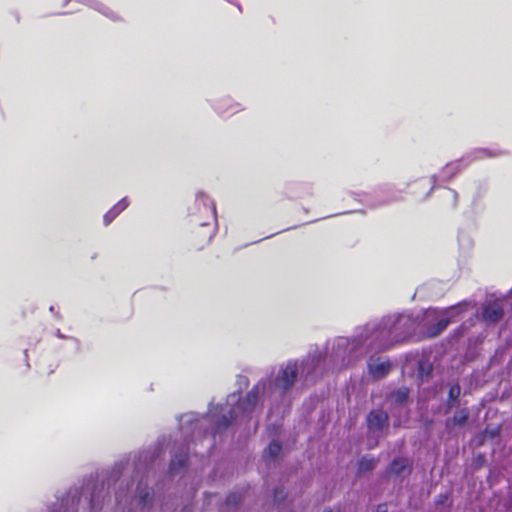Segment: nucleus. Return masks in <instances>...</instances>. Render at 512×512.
I'll return each mask as SVG.
<instances>
[{
	"mask_svg": "<svg viewBox=\"0 0 512 512\" xmlns=\"http://www.w3.org/2000/svg\"><path fill=\"white\" fill-rule=\"evenodd\" d=\"M461 388L459 384L451 385L448 392V398L450 402H455L459 398Z\"/></svg>",
	"mask_w": 512,
	"mask_h": 512,
	"instance_id": "15",
	"label": "nucleus"
},
{
	"mask_svg": "<svg viewBox=\"0 0 512 512\" xmlns=\"http://www.w3.org/2000/svg\"><path fill=\"white\" fill-rule=\"evenodd\" d=\"M205 209L209 211V221L200 223L192 232V242L197 249H201L210 243L216 231V207L214 203L211 202L209 206H205Z\"/></svg>",
	"mask_w": 512,
	"mask_h": 512,
	"instance_id": "2",
	"label": "nucleus"
},
{
	"mask_svg": "<svg viewBox=\"0 0 512 512\" xmlns=\"http://www.w3.org/2000/svg\"><path fill=\"white\" fill-rule=\"evenodd\" d=\"M391 369V363L389 361H383L379 363H374L370 361L368 363V370L370 375L375 379H380L385 377Z\"/></svg>",
	"mask_w": 512,
	"mask_h": 512,
	"instance_id": "6",
	"label": "nucleus"
},
{
	"mask_svg": "<svg viewBox=\"0 0 512 512\" xmlns=\"http://www.w3.org/2000/svg\"><path fill=\"white\" fill-rule=\"evenodd\" d=\"M407 465V459L396 458L390 463L388 470L391 474L399 475L406 469Z\"/></svg>",
	"mask_w": 512,
	"mask_h": 512,
	"instance_id": "10",
	"label": "nucleus"
},
{
	"mask_svg": "<svg viewBox=\"0 0 512 512\" xmlns=\"http://www.w3.org/2000/svg\"><path fill=\"white\" fill-rule=\"evenodd\" d=\"M447 500V496L444 494H441L438 496L437 503L443 504Z\"/></svg>",
	"mask_w": 512,
	"mask_h": 512,
	"instance_id": "24",
	"label": "nucleus"
},
{
	"mask_svg": "<svg viewBox=\"0 0 512 512\" xmlns=\"http://www.w3.org/2000/svg\"><path fill=\"white\" fill-rule=\"evenodd\" d=\"M188 451L181 450L179 453H176L174 457L171 459L169 470L172 474L178 473L180 470H182L188 462Z\"/></svg>",
	"mask_w": 512,
	"mask_h": 512,
	"instance_id": "7",
	"label": "nucleus"
},
{
	"mask_svg": "<svg viewBox=\"0 0 512 512\" xmlns=\"http://www.w3.org/2000/svg\"><path fill=\"white\" fill-rule=\"evenodd\" d=\"M400 324H401V320H398V321L394 324L393 329H396L398 326H400Z\"/></svg>",
	"mask_w": 512,
	"mask_h": 512,
	"instance_id": "26",
	"label": "nucleus"
},
{
	"mask_svg": "<svg viewBox=\"0 0 512 512\" xmlns=\"http://www.w3.org/2000/svg\"><path fill=\"white\" fill-rule=\"evenodd\" d=\"M298 374V367L296 363H288L283 368L277 378V385L283 390L290 389L296 381Z\"/></svg>",
	"mask_w": 512,
	"mask_h": 512,
	"instance_id": "3",
	"label": "nucleus"
},
{
	"mask_svg": "<svg viewBox=\"0 0 512 512\" xmlns=\"http://www.w3.org/2000/svg\"><path fill=\"white\" fill-rule=\"evenodd\" d=\"M387 511H388L387 504L381 503L376 506V509L374 512H387Z\"/></svg>",
	"mask_w": 512,
	"mask_h": 512,
	"instance_id": "23",
	"label": "nucleus"
},
{
	"mask_svg": "<svg viewBox=\"0 0 512 512\" xmlns=\"http://www.w3.org/2000/svg\"><path fill=\"white\" fill-rule=\"evenodd\" d=\"M391 333H393V331H392V330H389V331H388V330H386V329H382V330L379 332V335L384 336V335H386V334H391Z\"/></svg>",
	"mask_w": 512,
	"mask_h": 512,
	"instance_id": "25",
	"label": "nucleus"
},
{
	"mask_svg": "<svg viewBox=\"0 0 512 512\" xmlns=\"http://www.w3.org/2000/svg\"><path fill=\"white\" fill-rule=\"evenodd\" d=\"M259 398V388L258 386H254L250 391H248L244 398H241L236 408L230 409L227 415H223L216 423V427L218 430L226 429L230 426L232 421L236 418V411L239 410L243 414L251 413Z\"/></svg>",
	"mask_w": 512,
	"mask_h": 512,
	"instance_id": "1",
	"label": "nucleus"
},
{
	"mask_svg": "<svg viewBox=\"0 0 512 512\" xmlns=\"http://www.w3.org/2000/svg\"><path fill=\"white\" fill-rule=\"evenodd\" d=\"M149 498H150V493L149 492H145L144 494H141L140 495V503L143 506H145L148 503Z\"/></svg>",
	"mask_w": 512,
	"mask_h": 512,
	"instance_id": "22",
	"label": "nucleus"
},
{
	"mask_svg": "<svg viewBox=\"0 0 512 512\" xmlns=\"http://www.w3.org/2000/svg\"><path fill=\"white\" fill-rule=\"evenodd\" d=\"M238 501H239V497L235 494H230L226 498V502L228 504H236V503H238Z\"/></svg>",
	"mask_w": 512,
	"mask_h": 512,
	"instance_id": "21",
	"label": "nucleus"
},
{
	"mask_svg": "<svg viewBox=\"0 0 512 512\" xmlns=\"http://www.w3.org/2000/svg\"><path fill=\"white\" fill-rule=\"evenodd\" d=\"M445 193H446L447 197L451 198V206L455 207L457 205V201H458V194H457V192L455 190L450 189V188H445Z\"/></svg>",
	"mask_w": 512,
	"mask_h": 512,
	"instance_id": "19",
	"label": "nucleus"
},
{
	"mask_svg": "<svg viewBox=\"0 0 512 512\" xmlns=\"http://www.w3.org/2000/svg\"><path fill=\"white\" fill-rule=\"evenodd\" d=\"M405 339V337L403 338H397V339H394V340H391V341H380L377 345H376V349L379 350V351H384V350H387L389 349L394 343H398V342H401Z\"/></svg>",
	"mask_w": 512,
	"mask_h": 512,
	"instance_id": "16",
	"label": "nucleus"
},
{
	"mask_svg": "<svg viewBox=\"0 0 512 512\" xmlns=\"http://www.w3.org/2000/svg\"><path fill=\"white\" fill-rule=\"evenodd\" d=\"M469 418V410L467 408H463L452 418H449L446 420L445 425L447 428H450L451 426H463Z\"/></svg>",
	"mask_w": 512,
	"mask_h": 512,
	"instance_id": "9",
	"label": "nucleus"
},
{
	"mask_svg": "<svg viewBox=\"0 0 512 512\" xmlns=\"http://www.w3.org/2000/svg\"><path fill=\"white\" fill-rule=\"evenodd\" d=\"M409 397V389L407 387H400L391 393V398L394 403L398 405L404 404Z\"/></svg>",
	"mask_w": 512,
	"mask_h": 512,
	"instance_id": "11",
	"label": "nucleus"
},
{
	"mask_svg": "<svg viewBox=\"0 0 512 512\" xmlns=\"http://www.w3.org/2000/svg\"><path fill=\"white\" fill-rule=\"evenodd\" d=\"M116 217L117 216L114 213V211L110 209L108 212L105 213L103 217L104 224L108 226Z\"/></svg>",
	"mask_w": 512,
	"mask_h": 512,
	"instance_id": "20",
	"label": "nucleus"
},
{
	"mask_svg": "<svg viewBox=\"0 0 512 512\" xmlns=\"http://www.w3.org/2000/svg\"><path fill=\"white\" fill-rule=\"evenodd\" d=\"M286 498V493L284 491V488L282 487H276L274 490V501L275 502H281Z\"/></svg>",
	"mask_w": 512,
	"mask_h": 512,
	"instance_id": "18",
	"label": "nucleus"
},
{
	"mask_svg": "<svg viewBox=\"0 0 512 512\" xmlns=\"http://www.w3.org/2000/svg\"><path fill=\"white\" fill-rule=\"evenodd\" d=\"M282 450V446L277 441H272L268 447L266 448L265 452L271 457L275 458L277 457Z\"/></svg>",
	"mask_w": 512,
	"mask_h": 512,
	"instance_id": "14",
	"label": "nucleus"
},
{
	"mask_svg": "<svg viewBox=\"0 0 512 512\" xmlns=\"http://www.w3.org/2000/svg\"><path fill=\"white\" fill-rule=\"evenodd\" d=\"M389 416L383 410H372L367 415L366 421L370 431H381L388 423Z\"/></svg>",
	"mask_w": 512,
	"mask_h": 512,
	"instance_id": "4",
	"label": "nucleus"
},
{
	"mask_svg": "<svg viewBox=\"0 0 512 512\" xmlns=\"http://www.w3.org/2000/svg\"><path fill=\"white\" fill-rule=\"evenodd\" d=\"M129 205L127 198H122L118 201L111 209L114 211L116 216H118L122 211H124Z\"/></svg>",
	"mask_w": 512,
	"mask_h": 512,
	"instance_id": "17",
	"label": "nucleus"
},
{
	"mask_svg": "<svg viewBox=\"0 0 512 512\" xmlns=\"http://www.w3.org/2000/svg\"><path fill=\"white\" fill-rule=\"evenodd\" d=\"M376 462L375 458L362 457L359 460L358 469L360 472L370 471L376 466Z\"/></svg>",
	"mask_w": 512,
	"mask_h": 512,
	"instance_id": "12",
	"label": "nucleus"
},
{
	"mask_svg": "<svg viewBox=\"0 0 512 512\" xmlns=\"http://www.w3.org/2000/svg\"><path fill=\"white\" fill-rule=\"evenodd\" d=\"M450 323V319L447 317H442L437 320L435 324H431L427 326L424 335L426 338H434L438 336L441 332H443Z\"/></svg>",
	"mask_w": 512,
	"mask_h": 512,
	"instance_id": "8",
	"label": "nucleus"
},
{
	"mask_svg": "<svg viewBox=\"0 0 512 512\" xmlns=\"http://www.w3.org/2000/svg\"><path fill=\"white\" fill-rule=\"evenodd\" d=\"M504 311L501 305L497 302L485 303L482 306V318L489 323H496L503 317Z\"/></svg>",
	"mask_w": 512,
	"mask_h": 512,
	"instance_id": "5",
	"label": "nucleus"
},
{
	"mask_svg": "<svg viewBox=\"0 0 512 512\" xmlns=\"http://www.w3.org/2000/svg\"><path fill=\"white\" fill-rule=\"evenodd\" d=\"M500 434V428L499 427H495V428H485V430L481 433L480 435V444H483V442L486 440V438H490V439H493V438H496L498 437Z\"/></svg>",
	"mask_w": 512,
	"mask_h": 512,
	"instance_id": "13",
	"label": "nucleus"
},
{
	"mask_svg": "<svg viewBox=\"0 0 512 512\" xmlns=\"http://www.w3.org/2000/svg\"><path fill=\"white\" fill-rule=\"evenodd\" d=\"M324 512H332V510L331 509H327Z\"/></svg>",
	"mask_w": 512,
	"mask_h": 512,
	"instance_id": "27",
	"label": "nucleus"
}]
</instances>
